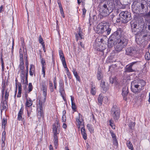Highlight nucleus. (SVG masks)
<instances>
[{"instance_id": "nucleus-1", "label": "nucleus", "mask_w": 150, "mask_h": 150, "mask_svg": "<svg viewBox=\"0 0 150 150\" xmlns=\"http://www.w3.org/2000/svg\"><path fill=\"white\" fill-rule=\"evenodd\" d=\"M122 31L121 28H118L116 31V44L115 47V51L120 52L127 46L128 40L122 35Z\"/></svg>"}, {"instance_id": "nucleus-2", "label": "nucleus", "mask_w": 150, "mask_h": 150, "mask_svg": "<svg viewBox=\"0 0 150 150\" xmlns=\"http://www.w3.org/2000/svg\"><path fill=\"white\" fill-rule=\"evenodd\" d=\"M145 85L146 82L143 80L139 79H135L131 82V90L135 94H138L143 90Z\"/></svg>"}, {"instance_id": "nucleus-3", "label": "nucleus", "mask_w": 150, "mask_h": 150, "mask_svg": "<svg viewBox=\"0 0 150 150\" xmlns=\"http://www.w3.org/2000/svg\"><path fill=\"white\" fill-rule=\"evenodd\" d=\"M113 6L112 3L106 2L103 5L100 6V14L103 17H105L108 15L113 9Z\"/></svg>"}, {"instance_id": "nucleus-4", "label": "nucleus", "mask_w": 150, "mask_h": 150, "mask_svg": "<svg viewBox=\"0 0 150 150\" xmlns=\"http://www.w3.org/2000/svg\"><path fill=\"white\" fill-rule=\"evenodd\" d=\"M119 16V18L116 20L117 23L121 22L123 23H126L132 19L131 13L127 11L121 12Z\"/></svg>"}, {"instance_id": "nucleus-5", "label": "nucleus", "mask_w": 150, "mask_h": 150, "mask_svg": "<svg viewBox=\"0 0 150 150\" xmlns=\"http://www.w3.org/2000/svg\"><path fill=\"white\" fill-rule=\"evenodd\" d=\"M96 33L98 34H102L104 33H106L107 35H109L111 32V28H110L108 24L101 23L98 24L96 27Z\"/></svg>"}, {"instance_id": "nucleus-6", "label": "nucleus", "mask_w": 150, "mask_h": 150, "mask_svg": "<svg viewBox=\"0 0 150 150\" xmlns=\"http://www.w3.org/2000/svg\"><path fill=\"white\" fill-rule=\"evenodd\" d=\"M111 114L115 120H117L120 117V110L116 105H114L111 110Z\"/></svg>"}, {"instance_id": "nucleus-7", "label": "nucleus", "mask_w": 150, "mask_h": 150, "mask_svg": "<svg viewBox=\"0 0 150 150\" xmlns=\"http://www.w3.org/2000/svg\"><path fill=\"white\" fill-rule=\"evenodd\" d=\"M41 89L42 91V95L44 97L43 98H41L40 100L43 102H45L47 95V86L45 82H42L41 83Z\"/></svg>"}, {"instance_id": "nucleus-8", "label": "nucleus", "mask_w": 150, "mask_h": 150, "mask_svg": "<svg viewBox=\"0 0 150 150\" xmlns=\"http://www.w3.org/2000/svg\"><path fill=\"white\" fill-rule=\"evenodd\" d=\"M116 31H115L109 38L108 42V47L109 48L112 47L114 46L115 42L116 43Z\"/></svg>"}, {"instance_id": "nucleus-9", "label": "nucleus", "mask_w": 150, "mask_h": 150, "mask_svg": "<svg viewBox=\"0 0 150 150\" xmlns=\"http://www.w3.org/2000/svg\"><path fill=\"white\" fill-rule=\"evenodd\" d=\"M139 62V61H135L130 63L128 66H126L125 68V72H132L135 71V70L132 69V67L137 66Z\"/></svg>"}, {"instance_id": "nucleus-10", "label": "nucleus", "mask_w": 150, "mask_h": 150, "mask_svg": "<svg viewBox=\"0 0 150 150\" xmlns=\"http://www.w3.org/2000/svg\"><path fill=\"white\" fill-rule=\"evenodd\" d=\"M44 103L45 102H43L40 101V100H39V103L38 104V111L37 112V116L38 118H40L42 117L43 116V108Z\"/></svg>"}, {"instance_id": "nucleus-11", "label": "nucleus", "mask_w": 150, "mask_h": 150, "mask_svg": "<svg viewBox=\"0 0 150 150\" xmlns=\"http://www.w3.org/2000/svg\"><path fill=\"white\" fill-rule=\"evenodd\" d=\"M125 54L127 55L135 57L137 53L135 49L131 47H127L125 50Z\"/></svg>"}, {"instance_id": "nucleus-12", "label": "nucleus", "mask_w": 150, "mask_h": 150, "mask_svg": "<svg viewBox=\"0 0 150 150\" xmlns=\"http://www.w3.org/2000/svg\"><path fill=\"white\" fill-rule=\"evenodd\" d=\"M100 86L101 88V89L103 90V92H106L108 89L109 86L107 83H106L104 81L102 80L100 84Z\"/></svg>"}, {"instance_id": "nucleus-13", "label": "nucleus", "mask_w": 150, "mask_h": 150, "mask_svg": "<svg viewBox=\"0 0 150 150\" xmlns=\"http://www.w3.org/2000/svg\"><path fill=\"white\" fill-rule=\"evenodd\" d=\"M128 87L126 86L122 88V95L123 97V99L126 100L127 99V96L129 93Z\"/></svg>"}, {"instance_id": "nucleus-14", "label": "nucleus", "mask_w": 150, "mask_h": 150, "mask_svg": "<svg viewBox=\"0 0 150 150\" xmlns=\"http://www.w3.org/2000/svg\"><path fill=\"white\" fill-rule=\"evenodd\" d=\"M81 30V27H79V30L77 31L78 34L76 33L75 35L77 41L78 39H82L83 38V33Z\"/></svg>"}, {"instance_id": "nucleus-15", "label": "nucleus", "mask_w": 150, "mask_h": 150, "mask_svg": "<svg viewBox=\"0 0 150 150\" xmlns=\"http://www.w3.org/2000/svg\"><path fill=\"white\" fill-rule=\"evenodd\" d=\"M7 101L4 100L1 101V112H2V110H4L7 108L8 107Z\"/></svg>"}, {"instance_id": "nucleus-16", "label": "nucleus", "mask_w": 150, "mask_h": 150, "mask_svg": "<svg viewBox=\"0 0 150 150\" xmlns=\"http://www.w3.org/2000/svg\"><path fill=\"white\" fill-rule=\"evenodd\" d=\"M146 5V3L143 2L140 4L139 6V7L140 9L142 10V11H143V13H146L147 12L148 8L146 7V8L144 9L145 7V5Z\"/></svg>"}, {"instance_id": "nucleus-17", "label": "nucleus", "mask_w": 150, "mask_h": 150, "mask_svg": "<svg viewBox=\"0 0 150 150\" xmlns=\"http://www.w3.org/2000/svg\"><path fill=\"white\" fill-rule=\"evenodd\" d=\"M23 107L22 106L18 114L17 119L19 121L22 120V115L23 114Z\"/></svg>"}, {"instance_id": "nucleus-18", "label": "nucleus", "mask_w": 150, "mask_h": 150, "mask_svg": "<svg viewBox=\"0 0 150 150\" xmlns=\"http://www.w3.org/2000/svg\"><path fill=\"white\" fill-rule=\"evenodd\" d=\"M97 78L98 80H103V75L101 72V70L99 69H98L96 74Z\"/></svg>"}, {"instance_id": "nucleus-19", "label": "nucleus", "mask_w": 150, "mask_h": 150, "mask_svg": "<svg viewBox=\"0 0 150 150\" xmlns=\"http://www.w3.org/2000/svg\"><path fill=\"white\" fill-rule=\"evenodd\" d=\"M59 125L58 124V122L57 121V126H56L55 124H54L53 125V130L54 133V135H57L58 134V132L57 131V128L59 127Z\"/></svg>"}, {"instance_id": "nucleus-20", "label": "nucleus", "mask_w": 150, "mask_h": 150, "mask_svg": "<svg viewBox=\"0 0 150 150\" xmlns=\"http://www.w3.org/2000/svg\"><path fill=\"white\" fill-rule=\"evenodd\" d=\"M81 131L83 139L85 140L87 139V134L86 132V130L84 127L81 128Z\"/></svg>"}, {"instance_id": "nucleus-21", "label": "nucleus", "mask_w": 150, "mask_h": 150, "mask_svg": "<svg viewBox=\"0 0 150 150\" xmlns=\"http://www.w3.org/2000/svg\"><path fill=\"white\" fill-rule=\"evenodd\" d=\"M32 104L33 102L30 98H29V100L27 99L25 103V106L26 108H27V107L29 108L32 105Z\"/></svg>"}, {"instance_id": "nucleus-22", "label": "nucleus", "mask_w": 150, "mask_h": 150, "mask_svg": "<svg viewBox=\"0 0 150 150\" xmlns=\"http://www.w3.org/2000/svg\"><path fill=\"white\" fill-rule=\"evenodd\" d=\"M54 141L55 146L56 149L58 145V140L57 135H54Z\"/></svg>"}, {"instance_id": "nucleus-23", "label": "nucleus", "mask_w": 150, "mask_h": 150, "mask_svg": "<svg viewBox=\"0 0 150 150\" xmlns=\"http://www.w3.org/2000/svg\"><path fill=\"white\" fill-rule=\"evenodd\" d=\"M34 71V66L33 64H30V68L29 73L30 75L31 76H33Z\"/></svg>"}, {"instance_id": "nucleus-24", "label": "nucleus", "mask_w": 150, "mask_h": 150, "mask_svg": "<svg viewBox=\"0 0 150 150\" xmlns=\"http://www.w3.org/2000/svg\"><path fill=\"white\" fill-rule=\"evenodd\" d=\"M74 98L73 97L71 96V107L73 110L75 111L76 109V104L75 103L73 102Z\"/></svg>"}, {"instance_id": "nucleus-25", "label": "nucleus", "mask_w": 150, "mask_h": 150, "mask_svg": "<svg viewBox=\"0 0 150 150\" xmlns=\"http://www.w3.org/2000/svg\"><path fill=\"white\" fill-rule=\"evenodd\" d=\"M131 29L132 33L135 34V37L137 38V36L139 35L140 33L139 32H140V31H139V32L138 31L137 32V29L136 28H131Z\"/></svg>"}, {"instance_id": "nucleus-26", "label": "nucleus", "mask_w": 150, "mask_h": 150, "mask_svg": "<svg viewBox=\"0 0 150 150\" xmlns=\"http://www.w3.org/2000/svg\"><path fill=\"white\" fill-rule=\"evenodd\" d=\"M131 28H136L137 25V22L135 21H132L130 22Z\"/></svg>"}, {"instance_id": "nucleus-27", "label": "nucleus", "mask_w": 150, "mask_h": 150, "mask_svg": "<svg viewBox=\"0 0 150 150\" xmlns=\"http://www.w3.org/2000/svg\"><path fill=\"white\" fill-rule=\"evenodd\" d=\"M59 91L63 99L65 100L64 96V87H59Z\"/></svg>"}, {"instance_id": "nucleus-28", "label": "nucleus", "mask_w": 150, "mask_h": 150, "mask_svg": "<svg viewBox=\"0 0 150 150\" xmlns=\"http://www.w3.org/2000/svg\"><path fill=\"white\" fill-rule=\"evenodd\" d=\"M103 98V97L102 95L100 94L98 98V103L100 105L102 104Z\"/></svg>"}, {"instance_id": "nucleus-29", "label": "nucleus", "mask_w": 150, "mask_h": 150, "mask_svg": "<svg viewBox=\"0 0 150 150\" xmlns=\"http://www.w3.org/2000/svg\"><path fill=\"white\" fill-rule=\"evenodd\" d=\"M127 145L129 149L134 148L132 144L128 140L127 142Z\"/></svg>"}, {"instance_id": "nucleus-30", "label": "nucleus", "mask_w": 150, "mask_h": 150, "mask_svg": "<svg viewBox=\"0 0 150 150\" xmlns=\"http://www.w3.org/2000/svg\"><path fill=\"white\" fill-rule=\"evenodd\" d=\"M19 68H20V70H24L25 67H24V62H20V64L19 66Z\"/></svg>"}, {"instance_id": "nucleus-31", "label": "nucleus", "mask_w": 150, "mask_h": 150, "mask_svg": "<svg viewBox=\"0 0 150 150\" xmlns=\"http://www.w3.org/2000/svg\"><path fill=\"white\" fill-rule=\"evenodd\" d=\"M6 132L5 130H4L2 132V136L1 139L2 142H5L6 139Z\"/></svg>"}, {"instance_id": "nucleus-32", "label": "nucleus", "mask_w": 150, "mask_h": 150, "mask_svg": "<svg viewBox=\"0 0 150 150\" xmlns=\"http://www.w3.org/2000/svg\"><path fill=\"white\" fill-rule=\"evenodd\" d=\"M135 125V122H130L129 124V127L131 129H132Z\"/></svg>"}, {"instance_id": "nucleus-33", "label": "nucleus", "mask_w": 150, "mask_h": 150, "mask_svg": "<svg viewBox=\"0 0 150 150\" xmlns=\"http://www.w3.org/2000/svg\"><path fill=\"white\" fill-rule=\"evenodd\" d=\"M87 127H88V129L91 133L93 132V127L90 124H88L87 125Z\"/></svg>"}, {"instance_id": "nucleus-34", "label": "nucleus", "mask_w": 150, "mask_h": 150, "mask_svg": "<svg viewBox=\"0 0 150 150\" xmlns=\"http://www.w3.org/2000/svg\"><path fill=\"white\" fill-rule=\"evenodd\" d=\"M91 93L93 95H95L96 93V88L94 86H92Z\"/></svg>"}, {"instance_id": "nucleus-35", "label": "nucleus", "mask_w": 150, "mask_h": 150, "mask_svg": "<svg viewBox=\"0 0 150 150\" xmlns=\"http://www.w3.org/2000/svg\"><path fill=\"white\" fill-rule=\"evenodd\" d=\"M7 123V120L4 118L2 120V127H3V126H4V129H5V125Z\"/></svg>"}, {"instance_id": "nucleus-36", "label": "nucleus", "mask_w": 150, "mask_h": 150, "mask_svg": "<svg viewBox=\"0 0 150 150\" xmlns=\"http://www.w3.org/2000/svg\"><path fill=\"white\" fill-rule=\"evenodd\" d=\"M39 43H40L42 45H43V44H45L44 42H43V39L42 38L41 35L39 36Z\"/></svg>"}, {"instance_id": "nucleus-37", "label": "nucleus", "mask_w": 150, "mask_h": 150, "mask_svg": "<svg viewBox=\"0 0 150 150\" xmlns=\"http://www.w3.org/2000/svg\"><path fill=\"white\" fill-rule=\"evenodd\" d=\"M9 96V92L7 90H6L5 91V100L8 101V96Z\"/></svg>"}, {"instance_id": "nucleus-38", "label": "nucleus", "mask_w": 150, "mask_h": 150, "mask_svg": "<svg viewBox=\"0 0 150 150\" xmlns=\"http://www.w3.org/2000/svg\"><path fill=\"white\" fill-rule=\"evenodd\" d=\"M59 87H64V83L62 79H60L59 80Z\"/></svg>"}, {"instance_id": "nucleus-39", "label": "nucleus", "mask_w": 150, "mask_h": 150, "mask_svg": "<svg viewBox=\"0 0 150 150\" xmlns=\"http://www.w3.org/2000/svg\"><path fill=\"white\" fill-rule=\"evenodd\" d=\"M28 91L29 92L31 91L32 90L33 87L31 83H29L28 85Z\"/></svg>"}, {"instance_id": "nucleus-40", "label": "nucleus", "mask_w": 150, "mask_h": 150, "mask_svg": "<svg viewBox=\"0 0 150 150\" xmlns=\"http://www.w3.org/2000/svg\"><path fill=\"white\" fill-rule=\"evenodd\" d=\"M19 57H20V62H24L23 54H21L20 52Z\"/></svg>"}, {"instance_id": "nucleus-41", "label": "nucleus", "mask_w": 150, "mask_h": 150, "mask_svg": "<svg viewBox=\"0 0 150 150\" xmlns=\"http://www.w3.org/2000/svg\"><path fill=\"white\" fill-rule=\"evenodd\" d=\"M28 72H26L25 76V80L24 83L28 85Z\"/></svg>"}, {"instance_id": "nucleus-42", "label": "nucleus", "mask_w": 150, "mask_h": 150, "mask_svg": "<svg viewBox=\"0 0 150 150\" xmlns=\"http://www.w3.org/2000/svg\"><path fill=\"white\" fill-rule=\"evenodd\" d=\"M145 58L147 60H149L150 59V54H149L146 53L145 56Z\"/></svg>"}, {"instance_id": "nucleus-43", "label": "nucleus", "mask_w": 150, "mask_h": 150, "mask_svg": "<svg viewBox=\"0 0 150 150\" xmlns=\"http://www.w3.org/2000/svg\"><path fill=\"white\" fill-rule=\"evenodd\" d=\"M41 63L42 65V67H44L45 65L46 64L45 60L43 58L41 59Z\"/></svg>"}, {"instance_id": "nucleus-44", "label": "nucleus", "mask_w": 150, "mask_h": 150, "mask_svg": "<svg viewBox=\"0 0 150 150\" xmlns=\"http://www.w3.org/2000/svg\"><path fill=\"white\" fill-rule=\"evenodd\" d=\"M143 33H143V30H142L141 31L140 33L139 34V36H142L143 38H144L146 37V36H147V35L145 34V35H142Z\"/></svg>"}, {"instance_id": "nucleus-45", "label": "nucleus", "mask_w": 150, "mask_h": 150, "mask_svg": "<svg viewBox=\"0 0 150 150\" xmlns=\"http://www.w3.org/2000/svg\"><path fill=\"white\" fill-rule=\"evenodd\" d=\"M42 74H43V76L44 77L45 76V67H42Z\"/></svg>"}, {"instance_id": "nucleus-46", "label": "nucleus", "mask_w": 150, "mask_h": 150, "mask_svg": "<svg viewBox=\"0 0 150 150\" xmlns=\"http://www.w3.org/2000/svg\"><path fill=\"white\" fill-rule=\"evenodd\" d=\"M66 115H63L62 118V121L63 122H66Z\"/></svg>"}, {"instance_id": "nucleus-47", "label": "nucleus", "mask_w": 150, "mask_h": 150, "mask_svg": "<svg viewBox=\"0 0 150 150\" xmlns=\"http://www.w3.org/2000/svg\"><path fill=\"white\" fill-rule=\"evenodd\" d=\"M60 12L62 14V16L64 18V15L63 11V9L62 8H60Z\"/></svg>"}, {"instance_id": "nucleus-48", "label": "nucleus", "mask_w": 150, "mask_h": 150, "mask_svg": "<svg viewBox=\"0 0 150 150\" xmlns=\"http://www.w3.org/2000/svg\"><path fill=\"white\" fill-rule=\"evenodd\" d=\"M2 150H4L5 149V143L4 142H2L1 143Z\"/></svg>"}, {"instance_id": "nucleus-49", "label": "nucleus", "mask_w": 150, "mask_h": 150, "mask_svg": "<svg viewBox=\"0 0 150 150\" xmlns=\"http://www.w3.org/2000/svg\"><path fill=\"white\" fill-rule=\"evenodd\" d=\"M21 90H18V92L17 95V97L19 98L21 96Z\"/></svg>"}, {"instance_id": "nucleus-50", "label": "nucleus", "mask_w": 150, "mask_h": 150, "mask_svg": "<svg viewBox=\"0 0 150 150\" xmlns=\"http://www.w3.org/2000/svg\"><path fill=\"white\" fill-rule=\"evenodd\" d=\"M81 116V115L79 113V118H76V121L78 123L80 121V120H81L80 119V117Z\"/></svg>"}, {"instance_id": "nucleus-51", "label": "nucleus", "mask_w": 150, "mask_h": 150, "mask_svg": "<svg viewBox=\"0 0 150 150\" xmlns=\"http://www.w3.org/2000/svg\"><path fill=\"white\" fill-rule=\"evenodd\" d=\"M113 144L115 146H117L118 145V143L116 139H113Z\"/></svg>"}, {"instance_id": "nucleus-52", "label": "nucleus", "mask_w": 150, "mask_h": 150, "mask_svg": "<svg viewBox=\"0 0 150 150\" xmlns=\"http://www.w3.org/2000/svg\"><path fill=\"white\" fill-rule=\"evenodd\" d=\"M21 77V82L24 83L25 81V75H20Z\"/></svg>"}, {"instance_id": "nucleus-53", "label": "nucleus", "mask_w": 150, "mask_h": 150, "mask_svg": "<svg viewBox=\"0 0 150 150\" xmlns=\"http://www.w3.org/2000/svg\"><path fill=\"white\" fill-rule=\"evenodd\" d=\"M54 88L55 89H56L57 88V83L56 82V78H54Z\"/></svg>"}, {"instance_id": "nucleus-54", "label": "nucleus", "mask_w": 150, "mask_h": 150, "mask_svg": "<svg viewBox=\"0 0 150 150\" xmlns=\"http://www.w3.org/2000/svg\"><path fill=\"white\" fill-rule=\"evenodd\" d=\"M110 133L113 139H116L115 135L112 132H111Z\"/></svg>"}, {"instance_id": "nucleus-55", "label": "nucleus", "mask_w": 150, "mask_h": 150, "mask_svg": "<svg viewBox=\"0 0 150 150\" xmlns=\"http://www.w3.org/2000/svg\"><path fill=\"white\" fill-rule=\"evenodd\" d=\"M72 71L73 72V74L74 76L75 77L77 76L78 75L77 72L75 71V70L74 69H73Z\"/></svg>"}, {"instance_id": "nucleus-56", "label": "nucleus", "mask_w": 150, "mask_h": 150, "mask_svg": "<svg viewBox=\"0 0 150 150\" xmlns=\"http://www.w3.org/2000/svg\"><path fill=\"white\" fill-rule=\"evenodd\" d=\"M146 13L144 15V17H150V11L148 13Z\"/></svg>"}, {"instance_id": "nucleus-57", "label": "nucleus", "mask_w": 150, "mask_h": 150, "mask_svg": "<svg viewBox=\"0 0 150 150\" xmlns=\"http://www.w3.org/2000/svg\"><path fill=\"white\" fill-rule=\"evenodd\" d=\"M26 109H27V116H28V117H30V115L31 114L32 111H28V108H27Z\"/></svg>"}, {"instance_id": "nucleus-58", "label": "nucleus", "mask_w": 150, "mask_h": 150, "mask_svg": "<svg viewBox=\"0 0 150 150\" xmlns=\"http://www.w3.org/2000/svg\"><path fill=\"white\" fill-rule=\"evenodd\" d=\"M86 10L85 8H83L82 9L83 15L85 16V15L86 13Z\"/></svg>"}, {"instance_id": "nucleus-59", "label": "nucleus", "mask_w": 150, "mask_h": 150, "mask_svg": "<svg viewBox=\"0 0 150 150\" xmlns=\"http://www.w3.org/2000/svg\"><path fill=\"white\" fill-rule=\"evenodd\" d=\"M82 123V121H81V120H80V121H79V122H78V124L79 125V126L78 127L79 128L81 126H83V125H82V124H81Z\"/></svg>"}, {"instance_id": "nucleus-60", "label": "nucleus", "mask_w": 150, "mask_h": 150, "mask_svg": "<svg viewBox=\"0 0 150 150\" xmlns=\"http://www.w3.org/2000/svg\"><path fill=\"white\" fill-rule=\"evenodd\" d=\"M25 72L24 70H21L20 75H25Z\"/></svg>"}, {"instance_id": "nucleus-61", "label": "nucleus", "mask_w": 150, "mask_h": 150, "mask_svg": "<svg viewBox=\"0 0 150 150\" xmlns=\"http://www.w3.org/2000/svg\"><path fill=\"white\" fill-rule=\"evenodd\" d=\"M60 58L61 59V60L65 59L64 54L62 55H61L60 56Z\"/></svg>"}, {"instance_id": "nucleus-62", "label": "nucleus", "mask_w": 150, "mask_h": 150, "mask_svg": "<svg viewBox=\"0 0 150 150\" xmlns=\"http://www.w3.org/2000/svg\"><path fill=\"white\" fill-rule=\"evenodd\" d=\"M63 65L67 64L65 59L61 60Z\"/></svg>"}, {"instance_id": "nucleus-63", "label": "nucleus", "mask_w": 150, "mask_h": 150, "mask_svg": "<svg viewBox=\"0 0 150 150\" xmlns=\"http://www.w3.org/2000/svg\"><path fill=\"white\" fill-rule=\"evenodd\" d=\"M76 78L77 80L78 81H79L80 82L81 81V79H80V77L79 75H78L76 76Z\"/></svg>"}, {"instance_id": "nucleus-64", "label": "nucleus", "mask_w": 150, "mask_h": 150, "mask_svg": "<svg viewBox=\"0 0 150 150\" xmlns=\"http://www.w3.org/2000/svg\"><path fill=\"white\" fill-rule=\"evenodd\" d=\"M18 90H22V86L20 83L18 85Z\"/></svg>"}]
</instances>
